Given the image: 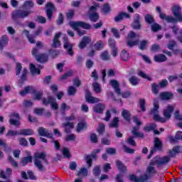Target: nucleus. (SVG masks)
<instances>
[{"instance_id": "obj_28", "label": "nucleus", "mask_w": 182, "mask_h": 182, "mask_svg": "<svg viewBox=\"0 0 182 182\" xmlns=\"http://www.w3.org/2000/svg\"><path fill=\"white\" fill-rule=\"evenodd\" d=\"M116 166L121 173H124L127 170V167L121 161H116Z\"/></svg>"}, {"instance_id": "obj_5", "label": "nucleus", "mask_w": 182, "mask_h": 182, "mask_svg": "<svg viewBox=\"0 0 182 182\" xmlns=\"http://www.w3.org/2000/svg\"><path fill=\"white\" fill-rule=\"evenodd\" d=\"M137 36H139L133 31L129 33L127 38V44L129 48H133V46H136L139 43V39H136Z\"/></svg>"}, {"instance_id": "obj_2", "label": "nucleus", "mask_w": 182, "mask_h": 182, "mask_svg": "<svg viewBox=\"0 0 182 182\" xmlns=\"http://www.w3.org/2000/svg\"><path fill=\"white\" fill-rule=\"evenodd\" d=\"M42 161H46V163H48V161H46V154L43 152H37L34 154V165L40 171H42L43 170V165L42 164Z\"/></svg>"}, {"instance_id": "obj_39", "label": "nucleus", "mask_w": 182, "mask_h": 182, "mask_svg": "<svg viewBox=\"0 0 182 182\" xmlns=\"http://www.w3.org/2000/svg\"><path fill=\"white\" fill-rule=\"evenodd\" d=\"M78 177H86L87 176V169L86 168H81L77 173Z\"/></svg>"}, {"instance_id": "obj_50", "label": "nucleus", "mask_w": 182, "mask_h": 182, "mask_svg": "<svg viewBox=\"0 0 182 182\" xmlns=\"http://www.w3.org/2000/svg\"><path fill=\"white\" fill-rule=\"evenodd\" d=\"M101 171H102L100 170V166H95L93 168L92 173L95 177H97V176H100Z\"/></svg>"}, {"instance_id": "obj_51", "label": "nucleus", "mask_w": 182, "mask_h": 182, "mask_svg": "<svg viewBox=\"0 0 182 182\" xmlns=\"http://www.w3.org/2000/svg\"><path fill=\"white\" fill-rule=\"evenodd\" d=\"M60 110L64 113L66 110H70V106L66 105V103L63 102L60 105Z\"/></svg>"}, {"instance_id": "obj_21", "label": "nucleus", "mask_w": 182, "mask_h": 182, "mask_svg": "<svg viewBox=\"0 0 182 182\" xmlns=\"http://www.w3.org/2000/svg\"><path fill=\"white\" fill-rule=\"evenodd\" d=\"M156 127H157V125H156V124H150L144 127V130L145 132H151V130H154L155 134H160V132L156 130Z\"/></svg>"}, {"instance_id": "obj_20", "label": "nucleus", "mask_w": 182, "mask_h": 182, "mask_svg": "<svg viewBox=\"0 0 182 182\" xmlns=\"http://www.w3.org/2000/svg\"><path fill=\"white\" fill-rule=\"evenodd\" d=\"M9 42V37L6 35H4L0 38V50H2L6 45H8V43Z\"/></svg>"}, {"instance_id": "obj_10", "label": "nucleus", "mask_w": 182, "mask_h": 182, "mask_svg": "<svg viewBox=\"0 0 182 182\" xmlns=\"http://www.w3.org/2000/svg\"><path fill=\"white\" fill-rule=\"evenodd\" d=\"M163 148V144L161 142L160 139L159 138H155L154 140V149L151 150L150 154L148 156V159H151V156H153V154L156 150H161Z\"/></svg>"}, {"instance_id": "obj_52", "label": "nucleus", "mask_w": 182, "mask_h": 182, "mask_svg": "<svg viewBox=\"0 0 182 182\" xmlns=\"http://www.w3.org/2000/svg\"><path fill=\"white\" fill-rule=\"evenodd\" d=\"M101 59H102L103 60H109V59H110V55H109V52L104 51L101 54Z\"/></svg>"}, {"instance_id": "obj_27", "label": "nucleus", "mask_w": 182, "mask_h": 182, "mask_svg": "<svg viewBox=\"0 0 182 182\" xmlns=\"http://www.w3.org/2000/svg\"><path fill=\"white\" fill-rule=\"evenodd\" d=\"M28 93H35V88H33V87L28 86L26 87L23 90L20 91V95L21 96H25V95H28Z\"/></svg>"}, {"instance_id": "obj_3", "label": "nucleus", "mask_w": 182, "mask_h": 182, "mask_svg": "<svg viewBox=\"0 0 182 182\" xmlns=\"http://www.w3.org/2000/svg\"><path fill=\"white\" fill-rule=\"evenodd\" d=\"M154 166H156V164L154 160H151L149 162V166L146 168V174L142 176L145 181H147L149 178L153 177L154 174H158L157 170H156Z\"/></svg>"}, {"instance_id": "obj_14", "label": "nucleus", "mask_w": 182, "mask_h": 182, "mask_svg": "<svg viewBox=\"0 0 182 182\" xmlns=\"http://www.w3.org/2000/svg\"><path fill=\"white\" fill-rule=\"evenodd\" d=\"M100 151H101L100 149H95L91 155H88L86 156V161L88 164V168H90V167H92V159H96V154H97V153H99Z\"/></svg>"}, {"instance_id": "obj_54", "label": "nucleus", "mask_w": 182, "mask_h": 182, "mask_svg": "<svg viewBox=\"0 0 182 182\" xmlns=\"http://www.w3.org/2000/svg\"><path fill=\"white\" fill-rule=\"evenodd\" d=\"M31 55L36 59L41 55L39 53V48H33L31 50Z\"/></svg>"}, {"instance_id": "obj_4", "label": "nucleus", "mask_w": 182, "mask_h": 182, "mask_svg": "<svg viewBox=\"0 0 182 182\" xmlns=\"http://www.w3.org/2000/svg\"><path fill=\"white\" fill-rule=\"evenodd\" d=\"M151 114H153L154 120L161 122V123H166V119L161 118L159 115V100L156 98L154 100V109L151 111Z\"/></svg>"}, {"instance_id": "obj_37", "label": "nucleus", "mask_w": 182, "mask_h": 182, "mask_svg": "<svg viewBox=\"0 0 182 182\" xmlns=\"http://www.w3.org/2000/svg\"><path fill=\"white\" fill-rule=\"evenodd\" d=\"M36 60L37 62H40V63H45V62H48V55L45 54H40Z\"/></svg>"}, {"instance_id": "obj_18", "label": "nucleus", "mask_w": 182, "mask_h": 182, "mask_svg": "<svg viewBox=\"0 0 182 182\" xmlns=\"http://www.w3.org/2000/svg\"><path fill=\"white\" fill-rule=\"evenodd\" d=\"M42 65H38V68H36V65L32 63L30 64V71L31 75H41V69H43Z\"/></svg>"}, {"instance_id": "obj_44", "label": "nucleus", "mask_w": 182, "mask_h": 182, "mask_svg": "<svg viewBox=\"0 0 182 182\" xmlns=\"http://www.w3.org/2000/svg\"><path fill=\"white\" fill-rule=\"evenodd\" d=\"M120 57H121V59H122V60H129L130 56L129 55V54L127 53V51L123 50L122 52H121V54H120Z\"/></svg>"}, {"instance_id": "obj_53", "label": "nucleus", "mask_w": 182, "mask_h": 182, "mask_svg": "<svg viewBox=\"0 0 182 182\" xmlns=\"http://www.w3.org/2000/svg\"><path fill=\"white\" fill-rule=\"evenodd\" d=\"M36 22H38V23H46V18H45L42 16H38L36 18Z\"/></svg>"}, {"instance_id": "obj_15", "label": "nucleus", "mask_w": 182, "mask_h": 182, "mask_svg": "<svg viewBox=\"0 0 182 182\" xmlns=\"http://www.w3.org/2000/svg\"><path fill=\"white\" fill-rule=\"evenodd\" d=\"M176 107V105H168L166 107V109L164 111V116L166 117V119H170L171 117V114L173 112H174V108Z\"/></svg>"}, {"instance_id": "obj_62", "label": "nucleus", "mask_w": 182, "mask_h": 182, "mask_svg": "<svg viewBox=\"0 0 182 182\" xmlns=\"http://www.w3.org/2000/svg\"><path fill=\"white\" fill-rule=\"evenodd\" d=\"M102 12L105 15L109 14V12H110V6H109V4H105L102 8Z\"/></svg>"}, {"instance_id": "obj_16", "label": "nucleus", "mask_w": 182, "mask_h": 182, "mask_svg": "<svg viewBox=\"0 0 182 182\" xmlns=\"http://www.w3.org/2000/svg\"><path fill=\"white\" fill-rule=\"evenodd\" d=\"M109 85H111L112 87H113L115 93L120 96L122 95V91L120 90V87H119V82L116 80H112L109 82Z\"/></svg>"}, {"instance_id": "obj_33", "label": "nucleus", "mask_w": 182, "mask_h": 182, "mask_svg": "<svg viewBox=\"0 0 182 182\" xmlns=\"http://www.w3.org/2000/svg\"><path fill=\"white\" fill-rule=\"evenodd\" d=\"M129 180L130 181H134V182H144V178L143 177V176H140V177H136L134 175H131L129 177Z\"/></svg>"}, {"instance_id": "obj_38", "label": "nucleus", "mask_w": 182, "mask_h": 182, "mask_svg": "<svg viewBox=\"0 0 182 182\" xmlns=\"http://www.w3.org/2000/svg\"><path fill=\"white\" fill-rule=\"evenodd\" d=\"M122 116L125 120H127V122H130V117H132V114H130V112L129 110L123 109Z\"/></svg>"}, {"instance_id": "obj_22", "label": "nucleus", "mask_w": 182, "mask_h": 182, "mask_svg": "<svg viewBox=\"0 0 182 182\" xmlns=\"http://www.w3.org/2000/svg\"><path fill=\"white\" fill-rule=\"evenodd\" d=\"M93 112L95 113L102 114L103 113V110H105V105L102 103L96 104L93 107Z\"/></svg>"}, {"instance_id": "obj_23", "label": "nucleus", "mask_w": 182, "mask_h": 182, "mask_svg": "<svg viewBox=\"0 0 182 182\" xmlns=\"http://www.w3.org/2000/svg\"><path fill=\"white\" fill-rule=\"evenodd\" d=\"M130 18V15L127 13H120L118 16L114 18L115 22H120V21H123V19H129Z\"/></svg>"}, {"instance_id": "obj_24", "label": "nucleus", "mask_w": 182, "mask_h": 182, "mask_svg": "<svg viewBox=\"0 0 182 182\" xmlns=\"http://www.w3.org/2000/svg\"><path fill=\"white\" fill-rule=\"evenodd\" d=\"M141 26L140 25V15L136 14L135 19L132 23V28L134 29H140Z\"/></svg>"}, {"instance_id": "obj_56", "label": "nucleus", "mask_w": 182, "mask_h": 182, "mask_svg": "<svg viewBox=\"0 0 182 182\" xmlns=\"http://www.w3.org/2000/svg\"><path fill=\"white\" fill-rule=\"evenodd\" d=\"M9 163H10V164L15 168H18V162H16V161H14V158H12L11 156H9Z\"/></svg>"}, {"instance_id": "obj_31", "label": "nucleus", "mask_w": 182, "mask_h": 182, "mask_svg": "<svg viewBox=\"0 0 182 182\" xmlns=\"http://www.w3.org/2000/svg\"><path fill=\"white\" fill-rule=\"evenodd\" d=\"M160 97L162 100H170V99L173 98V93L167 92H162L160 95Z\"/></svg>"}, {"instance_id": "obj_41", "label": "nucleus", "mask_w": 182, "mask_h": 182, "mask_svg": "<svg viewBox=\"0 0 182 182\" xmlns=\"http://www.w3.org/2000/svg\"><path fill=\"white\" fill-rule=\"evenodd\" d=\"M28 163H32V156H26L22 159L21 164L22 166H26Z\"/></svg>"}, {"instance_id": "obj_46", "label": "nucleus", "mask_w": 182, "mask_h": 182, "mask_svg": "<svg viewBox=\"0 0 182 182\" xmlns=\"http://www.w3.org/2000/svg\"><path fill=\"white\" fill-rule=\"evenodd\" d=\"M51 102H55V100L52 96L43 99V105H45V106H48V105H49V103L50 104Z\"/></svg>"}, {"instance_id": "obj_12", "label": "nucleus", "mask_w": 182, "mask_h": 182, "mask_svg": "<svg viewBox=\"0 0 182 182\" xmlns=\"http://www.w3.org/2000/svg\"><path fill=\"white\" fill-rule=\"evenodd\" d=\"M19 114L16 113H13L11 114V118L9 119L10 124H12L13 126H20L21 122H19Z\"/></svg>"}, {"instance_id": "obj_7", "label": "nucleus", "mask_w": 182, "mask_h": 182, "mask_svg": "<svg viewBox=\"0 0 182 182\" xmlns=\"http://www.w3.org/2000/svg\"><path fill=\"white\" fill-rule=\"evenodd\" d=\"M99 5L92 6L90 8V19L92 22H97L99 21V14L96 13V9Z\"/></svg>"}, {"instance_id": "obj_59", "label": "nucleus", "mask_w": 182, "mask_h": 182, "mask_svg": "<svg viewBox=\"0 0 182 182\" xmlns=\"http://www.w3.org/2000/svg\"><path fill=\"white\" fill-rule=\"evenodd\" d=\"M77 90L75 87H70L68 90V93L69 95V96H73V95H75V93H76Z\"/></svg>"}, {"instance_id": "obj_9", "label": "nucleus", "mask_w": 182, "mask_h": 182, "mask_svg": "<svg viewBox=\"0 0 182 182\" xmlns=\"http://www.w3.org/2000/svg\"><path fill=\"white\" fill-rule=\"evenodd\" d=\"M155 164H157L158 167H161V166H164L170 161V157L168 156H164L162 158L156 157L152 159Z\"/></svg>"}, {"instance_id": "obj_11", "label": "nucleus", "mask_w": 182, "mask_h": 182, "mask_svg": "<svg viewBox=\"0 0 182 182\" xmlns=\"http://www.w3.org/2000/svg\"><path fill=\"white\" fill-rule=\"evenodd\" d=\"M85 93V100L87 102V103L95 104L99 103V102H100V99L92 96L90 92L86 90Z\"/></svg>"}, {"instance_id": "obj_57", "label": "nucleus", "mask_w": 182, "mask_h": 182, "mask_svg": "<svg viewBox=\"0 0 182 182\" xmlns=\"http://www.w3.org/2000/svg\"><path fill=\"white\" fill-rule=\"evenodd\" d=\"M93 65H95V63L93 62V60L90 59L87 60L85 63V66L87 69H92V68H93Z\"/></svg>"}, {"instance_id": "obj_13", "label": "nucleus", "mask_w": 182, "mask_h": 182, "mask_svg": "<svg viewBox=\"0 0 182 182\" xmlns=\"http://www.w3.org/2000/svg\"><path fill=\"white\" fill-rule=\"evenodd\" d=\"M63 41H64V48L67 49L68 55H70L71 56H73V51L72 50V48H73V46L72 45V43L69 42V41L68 40V37L64 36Z\"/></svg>"}, {"instance_id": "obj_47", "label": "nucleus", "mask_w": 182, "mask_h": 182, "mask_svg": "<svg viewBox=\"0 0 182 182\" xmlns=\"http://www.w3.org/2000/svg\"><path fill=\"white\" fill-rule=\"evenodd\" d=\"M145 21L147 23H154V18L153 16H151V14H146L145 16Z\"/></svg>"}, {"instance_id": "obj_49", "label": "nucleus", "mask_w": 182, "mask_h": 182, "mask_svg": "<svg viewBox=\"0 0 182 182\" xmlns=\"http://www.w3.org/2000/svg\"><path fill=\"white\" fill-rule=\"evenodd\" d=\"M92 86L94 87V91L95 92V93H100V92H102V87H100V85H99V83L94 82L92 84Z\"/></svg>"}, {"instance_id": "obj_58", "label": "nucleus", "mask_w": 182, "mask_h": 182, "mask_svg": "<svg viewBox=\"0 0 182 182\" xmlns=\"http://www.w3.org/2000/svg\"><path fill=\"white\" fill-rule=\"evenodd\" d=\"M161 29V26L158 23H154L151 25V30L153 32H157Z\"/></svg>"}, {"instance_id": "obj_32", "label": "nucleus", "mask_w": 182, "mask_h": 182, "mask_svg": "<svg viewBox=\"0 0 182 182\" xmlns=\"http://www.w3.org/2000/svg\"><path fill=\"white\" fill-rule=\"evenodd\" d=\"M18 134L21 136H32V134H33V130L31 129H21L18 132Z\"/></svg>"}, {"instance_id": "obj_63", "label": "nucleus", "mask_w": 182, "mask_h": 182, "mask_svg": "<svg viewBox=\"0 0 182 182\" xmlns=\"http://www.w3.org/2000/svg\"><path fill=\"white\" fill-rule=\"evenodd\" d=\"M111 32L113 33L114 36H115L117 39L120 38V34L119 33V30L115 28H112L111 29Z\"/></svg>"}, {"instance_id": "obj_19", "label": "nucleus", "mask_w": 182, "mask_h": 182, "mask_svg": "<svg viewBox=\"0 0 182 182\" xmlns=\"http://www.w3.org/2000/svg\"><path fill=\"white\" fill-rule=\"evenodd\" d=\"M60 35H62V33H57L55 34L53 41V44L51 45V48H56L60 46V41H59V38H60Z\"/></svg>"}, {"instance_id": "obj_43", "label": "nucleus", "mask_w": 182, "mask_h": 182, "mask_svg": "<svg viewBox=\"0 0 182 182\" xmlns=\"http://www.w3.org/2000/svg\"><path fill=\"white\" fill-rule=\"evenodd\" d=\"M26 75H28V70L24 69L22 72V75L19 80V84L21 85L25 80H26Z\"/></svg>"}, {"instance_id": "obj_55", "label": "nucleus", "mask_w": 182, "mask_h": 182, "mask_svg": "<svg viewBox=\"0 0 182 182\" xmlns=\"http://www.w3.org/2000/svg\"><path fill=\"white\" fill-rule=\"evenodd\" d=\"M173 18L175 20L176 23H177L178 22H182V14L179 13L178 14H174L173 15Z\"/></svg>"}, {"instance_id": "obj_34", "label": "nucleus", "mask_w": 182, "mask_h": 182, "mask_svg": "<svg viewBox=\"0 0 182 182\" xmlns=\"http://www.w3.org/2000/svg\"><path fill=\"white\" fill-rule=\"evenodd\" d=\"M94 49L95 50H102L105 47V42L102 41H99L94 44Z\"/></svg>"}, {"instance_id": "obj_36", "label": "nucleus", "mask_w": 182, "mask_h": 182, "mask_svg": "<svg viewBox=\"0 0 182 182\" xmlns=\"http://www.w3.org/2000/svg\"><path fill=\"white\" fill-rule=\"evenodd\" d=\"M173 15H176L178 14H181V6L178 4H175L171 8Z\"/></svg>"}, {"instance_id": "obj_6", "label": "nucleus", "mask_w": 182, "mask_h": 182, "mask_svg": "<svg viewBox=\"0 0 182 182\" xmlns=\"http://www.w3.org/2000/svg\"><path fill=\"white\" fill-rule=\"evenodd\" d=\"M29 15H31V11L16 10L11 13V18L15 21L18 18H28Z\"/></svg>"}, {"instance_id": "obj_29", "label": "nucleus", "mask_w": 182, "mask_h": 182, "mask_svg": "<svg viewBox=\"0 0 182 182\" xmlns=\"http://www.w3.org/2000/svg\"><path fill=\"white\" fill-rule=\"evenodd\" d=\"M155 62L161 63V62H166L167 60V57L164 54H158L154 57Z\"/></svg>"}, {"instance_id": "obj_61", "label": "nucleus", "mask_w": 182, "mask_h": 182, "mask_svg": "<svg viewBox=\"0 0 182 182\" xmlns=\"http://www.w3.org/2000/svg\"><path fill=\"white\" fill-rule=\"evenodd\" d=\"M23 8L29 9L31 8H33V2L27 1L23 4Z\"/></svg>"}, {"instance_id": "obj_35", "label": "nucleus", "mask_w": 182, "mask_h": 182, "mask_svg": "<svg viewBox=\"0 0 182 182\" xmlns=\"http://www.w3.org/2000/svg\"><path fill=\"white\" fill-rule=\"evenodd\" d=\"M23 33L24 36H26L27 38V39L28 40V42H30V43H35V39L33 38V36H32L31 35V33H29V31L24 30L23 31Z\"/></svg>"}, {"instance_id": "obj_42", "label": "nucleus", "mask_w": 182, "mask_h": 182, "mask_svg": "<svg viewBox=\"0 0 182 182\" xmlns=\"http://www.w3.org/2000/svg\"><path fill=\"white\" fill-rule=\"evenodd\" d=\"M178 153H180V146H173V150L169 151L171 157H174Z\"/></svg>"}, {"instance_id": "obj_26", "label": "nucleus", "mask_w": 182, "mask_h": 182, "mask_svg": "<svg viewBox=\"0 0 182 182\" xmlns=\"http://www.w3.org/2000/svg\"><path fill=\"white\" fill-rule=\"evenodd\" d=\"M62 126L65 128V133H70V130L75 128L73 122L63 123Z\"/></svg>"}, {"instance_id": "obj_17", "label": "nucleus", "mask_w": 182, "mask_h": 182, "mask_svg": "<svg viewBox=\"0 0 182 182\" xmlns=\"http://www.w3.org/2000/svg\"><path fill=\"white\" fill-rule=\"evenodd\" d=\"M38 133L40 136H43L44 137H48V139H52L53 135L52 133L49 132V131L43 127H40L38 129Z\"/></svg>"}, {"instance_id": "obj_25", "label": "nucleus", "mask_w": 182, "mask_h": 182, "mask_svg": "<svg viewBox=\"0 0 182 182\" xmlns=\"http://www.w3.org/2000/svg\"><path fill=\"white\" fill-rule=\"evenodd\" d=\"M90 38L87 36H84L79 44L80 49H84V48H86V45H87V43H90Z\"/></svg>"}, {"instance_id": "obj_30", "label": "nucleus", "mask_w": 182, "mask_h": 182, "mask_svg": "<svg viewBox=\"0 0 182 182\" xmlns=\"http://www.w3.org/2000/svg\"><path fill=\"white\" fill-rule=\"evenodd\" d=\"M85 129H87V124L85 122H81L77 124L76 132L80 133V132L85 130Z\"/></svg>"}, {"instance_id": "obj_64", "label": "nucleus", "mask_w": 182, "mask_h": 182, "mask_svg": "<svg viewBox=\"0 0 182 182\" xmlns=\"http://www.w3.org/2000/svg\"><path fill=\"white\" fill-rule=\"evenodd\" d=\"M146 46H147V41H142L140 42L139 49H141V50H144Z\"/></svg>"}, {"instance_id": "obj_45", "label": "nucleus", "mask_w": 182, "mask_h": 182, "mask_svg": "<svg viewBox=\"0 0 182 182\" xmlns=\"http://www.w3.org/2000/svg\"><path fill=\"white\" fill-rule=\"evenodd\" d=\"M129 81L133 86L139 85V78H137L136 76H132Z\"/></svg>"}, {"instance_id": "obj_60", "label": "nucleus", "mask_w": 182, "mask_h": 182, "mask_svg": "<svg viewBox=\"0 0 182 182\" xmlns=\"http://www.w3.org/2000/svg\"><path fill=\"white\" fill-rule=\"evenodd\" d=\"M176 41L171 40L169 41L168 44L167 45V48L170 50H173V49H174V46H176Z\"/></svg>"}, {"instance_id": "obj_1", "label": "nucleus", "mask_w": 182, "mask_h": 182, "mask_svg": "<svg viewBox=\"0 0 182 182\" xmlns=\"http://www.w3.org/2000/svg\"><path fill=\"white\" fill-rule=\"evenodd\" d=\"M70 26L74 31H77V34L80 36H83L86 31H80L79 28H82L83 29H90V24L85 23L83 21H71L70 22Z\"/></svg>"}, {"instance_id": "obj_40", "label": "nucleus", "mask_w": 182, "mask_h": 182, "mask_svg": "<svg viewBox=\"0 0 182 182\" xmlns=\"http://www.w3.org/2000/svg\"><path fill=\"white\" fill-rule=\"evenodd\" d=\"M161 19H164L168 22V23H176V20L172 16H167L164 14V16Z\"/></svg>"}, {"instance_id": "obj_8", "label": "nucleus", "mask_w": 182, "mask_h": 182, "mask_svg": "<svg viewBox=\"0 0 182 182\" xmlns=\"http://www.w3.org/2000/svg\"><path fill=\"white\" fill-rule=\"evenodd\" d=\"M46 7L47 17L50 21L53 18V12L56 11V7L50 2L47 3Z\"/></svg>"}, {"instance_id": "obj_48", "label": "nucleus", "mask_w": 182, "mask_h": 182, "mask_svg": "<svg viewBox=\"0 0 182 182\" xmlns=\"http://www.w3.org/2000/svg\"><path fill=\"white\" fill-rule=\"evenodd\" d=\"M109 127H119V117H115L112 122L109 124Z\"/></svg>"}]
</instances>
